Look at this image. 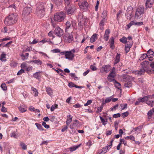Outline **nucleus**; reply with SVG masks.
Returning <instances> with one entry per match:
<instances>
[{"instance_id": "40", "label": "nucleus", "mask_w": 154, "mask_h": 154, "mask_svg": "<svg viewBox=\"0 0 154 154\" xmlns=\"http://www.w3.org/2000/svg\"><path fill=\"white\" fill-rule=\"evenodd\" d=\"M148 55L146 54H143L141 55V57H140L139 60H143L146 57H148Z\"/></svg>"}, {"instance_id": "64", "label": "nucleus", "mask_w": 154, "mask_h": 154, "mask_svg": "<svg viewBox=\"0 0 154 154\" xmlns=\"http://www.w3.org/2000/svg\"><path fill=\"white\" fill-rule=\"evenodd\" d=\"M153 113V111L151 110L148 112L147 115L148 116H151Z\"/></svg>"}, {"instance_id": "14", "label": "nucleus", "mask_w": 154, "mask_h": 154, "mask_svg": "<svg viewBox=\"0 0 154 154\" xmlns=\"http://www.w3.org/2000/svg\"><path fill=\"white\" fill-rule=\"evenodd\" d=\"M65 39L68 42H71L73 40V36L72 32L71 33L66 34Z\"/></svg>"}, {"instance_id": "15", "label": "nucleus", "mask_w": 154, "mask_h": 154, "mask_svg": "<svg viewBox=\"0 0 154 154\" xmlns=\"http://www.w3.org/2000/svg\"><path fill=\"white\" fill-rule=\"evenodd\" d=\"M149 62L147 61H145L141 63L142 68L145 70L146 71L148 70Z\"/></svg>"}, {"instance_id": "37", "label": "nucleus", "mask_w": 154, "mask_h": 154, "mask_svg": "<svg viewBox=\"0 0 154 154\" xmlns=\"http://www.w3.org/2000/svg\"><path fill=\"white\" fill-rule=\"evenodd\" d=\"M54 1L56 5L59 6L62 4L63 0H54Z\"/></svg>"}, {"instance_id": "31", "label": "nucleus", "mask_w": 154, "mask_h": 154, "mask_svg": "<svg viewBox=\"0 0 154 154\" xmlns=\"http://www.w3.org/2000/svg\"><path fill=\"white\" fill-rule=\"evenodd\" d=\"M120 41L124 44H127L128 43L127 41V38L125 36H123L122 38L119 39Z\"/></svg>"}, {"instance_id": "28", "label": "nucleus", "mask_w": 154, "mask_h": 154, "mask_svg": "<svg viewBox=\"0 0 154 154\" xmlns=\"http://www.w3.org/2000/svg\"><path fill=\"white\" fill-rule=\"evenodd\" d=\"M65 26H66L65 29V31L66 32L67 31L68 29L71 27V24L70 22L69 21H67L66 23Z\"/></svg>"}, {"instance_id": "61", "label": "nucleus", "mask_w": 154, "mask_h": 154, "mask_svg": "<svg viewBox=\"0 0 154 154\" xmlns=\"http://www.w3.org/2000/svg\"><path fill=\"white\" fill-rule=\"evenodd\" d=\"M27 66L26 64L24 63H23L21 65V67L22 69L24 68L26 69Z\"/></svg>"}, {"instance_id": "7", "label": "nucleus", "mask_w": 154, "mask_h": 154, "mask_svg": "<svg viewBox=\"0 0 154 154\" xmlns=\"http://www.w3.org/2000/svg\"><path fill=\"white\" fill-rule=\"evenodd\" d=\"M76 8L74 5H72L69 6V5L66 6L65 11L68 14H72L76 10Z\"/></svg>"}, {"instance_id": "46", "label": "nucleus", "mask_w": 154, "mask_h": 154, "mask_svg": "<svg viewBox=\"0 0 154 154\" xmlns=\"http://www.w3.org/2000/svg\"><path fill=\"white\" fill-rule=\"evenodd\" d=\"M42 63V62L40 60H35V64H37V65H41Z\"/></svg>"}, {"instance_id": "4", "label": "nucleus", "mask_w": 154, "mask_h": 154, "mask_svg": "<svg viewBox=\"0 0 154 154\" xmlns=\"http://www.w3.org/2000/svg\"><path fill=\"white\" fill-rule=\"evenodd\" d=\"M78 5L82 10L85 11H86L88 10L89 5L86 1L82 0L79 2Z\"/></svg>"}, {"instance_id": "42", "label": "nucleus", "mask_w": 154, "mask_h": 154, "mask_svg": "<svg viewBox=\"0 0 154 154\" xmlns=\"http://www.w3.org/2000/svg\"><path fill=\"white\" fill-rule=\"evenodd\" d=\"M93 144V143L91 140H89L88 142L86 143V145L88 146L89 148H90L92 145Z\"/></svg>"}, {"instance_id": "21", "label": "nucleus", "mask_w": 154, "mask_h": 154, "mask_svg": "<svg viewBox=\"0 0 154 154\" xmlns=\"http://www.w3.org/2000/svg\"><path fill=\"white\" fill-rule=\"evenodd\" d=\"M108 148V146H106L100 150L96 154H104L107 152Z\"/></svg>"}, {"instance_id": "16", "label": "nucleus", "mask_w": 154, "mask_h": 154, "mask_svg": "<svg viewBox=\"0 0 154 154\" xmlns=\"http://www.w3.org/2000/svg\"><path fill=\"white\" fill-rule=\"evenodd\" d=\"M110 33V30L109 29H107L105 30V33L103 35V38L106 41H107L109 37V34Z\"/></svg>"}, {"instance_id": "24", "label": "nucleus", "mask_w": 154, "mask_h": 154, "mask_svg": "<svg viewBox=\"0 0 154 154\" xmlns=\"http://www.w3.org/2000/svg\"><path fill=\"white\" fill-rule=\"evenodd\" d=\"M97 35H98L96 33L94 34L90 38V42L93 43L95 42L97 38Z\"/></svg>"}, {"instance_id": "26", "label": "nucleus", "mask_w": 154, "mask_h": 154, "mask_svg": "<svg viewBox=\"0 0 154 154\" xmlns=\"http://www.w3.org/2000/svg\"><path fill=\"white\" fill-rule=\"evenodd\" d=\"M46 91L49 96H51L53 94V91L51 88L50 87H47L46 88Z\"/></svg>"}, {"instance_id": "30", "label": "nucleus", "mask_w": 154, "mask_h": 154, "mask_svg": "<svg viewBox=\"0 0 154 154\" xmlns=\"http://www.w3.org/2000/svg\"><path fill=\"white\" fill-rule=\"evenodd\" d=\"M146 104L149 106L153 107L154 105V100H148L146 101Z\"/></svg>"}, {"instance_id": "2", "label": "nucleus", "mask_w": 154, "mask_h": 154, "mask_svg": "<svg viewBox=\"0 0 154 154\" xmlns=\"http://www.w3.org/2000/svg\"><path fill=\"white\" fill-rule=\"evenodd\" d=\"M17 16L16 14H12L6 17L5 20V24L10 26L16 22Z\"/></svg>"}, {"instance_id": "29", "label": "nucleus", "mask_w": 154, "mask_h": 154, "mask_svg": "<svg viewBox=\"0 0 154 154\" xmlns=\"http://www.w3.org/2000/svg\"><path fill=\"white\" fill-rule=\"evenodd\" d=\"M81 145V144H80L77 145H76V146H75L71 147L69 148V149L70 151L71 152H72L74 151H75L76 149L78 148L79 147H80Z\"/></svg>"}, {"instance_id": "20", "label": "nucleus", "mask_w": 154, "mask_h": 154, "mask_svg": "<svg viewBox=\"0 0 154 154\" xmlns=\"http://www.w3.org/2000/svg\"><path fill=\"white\" fill-rule=\"evenodd\" d=\"M154 3V0H147L146 3V8H150L152 7Z\"/></svg>"}, {"instance_id": "58", "label": "nucleus", "mask_w": 154, "mask_h": 154, "mask_svg": "<svg viewBox=\"0 0 154 154\" xmlns=\"http://www.w3.org/2000/svg\"><path fill=\"white\" fill-rule=\"evenodd\" d=\"M121 115L119 113L115 114L113 115L112 116L113 118H117L119 117Z\"/></svg>"}, {"instance_id": "12", "label": "nucleus", "mask_w": 154, "mask_h": 154, "mask_svg": "<svg viewBox=\"0 0 154 154\" xmlns=\"http://www.w3.org/2000/svg\"><path fill=\"white\" fill-rule=\"evenodd\" d=\"M32 9L30 7H25L23 11L22 16L26 17L30 14L32 12Z\"/></svg>"}, {"instance_id": "50", "label": "nucleus", "mask_w": 154, "mask_h": 154, "mask_svg": "<svg viewBox=\"0 0 154 154\" xmlns=\"http://www.w3.org/2000/svg\"><path fill=\"white\" fill-rule=\"evenodd\" d=\"M147 55H148V56H150L151 55H153L154 54V52L152 51V50L151 49H150L149 50H148L146 54Z\"/></svg>"}, {"instance_id": "23", "label": "nucleus", "mask_w": 154, "mask_h": 154, "mask_svg": "<svg viewBox=\"0 0 154 154\" xmlns=\"http://www.w3.org/2000/svg\"><path fill=\"white\" fill-rule=\"evenodd\" d=\"M120 56L121 55L120 54L118 53H117L114 62V65L116 64L119 62L120 61Z\"/></svg>"}, {"instance_id": "52", "label": "nucleus", "mask_w": 154, "mask_h": 154, "mask_svg": "<svg viewBox=\"0 0 154 154\" xmlns=\"http://www.w3.org/2000/svg\"><path fill=\"white\" fill-rule=\"evenodd\" d=\"M49 120L51 121V122H54L55 121V116H49Z\"/></svg>"}, {"instance_id": "43", "label": "nucleus", "mask_w": 154, "mask_h": 154, "mask_svg": "<svg viewBox=\"0 0 154 154\" xmlns=\"http://www.w3.org/2000/svg\"><path fill=\"white\" fill-rule=\"evenodd\" d=\"M103 105H101L100 107H99L97 108L96 112L97 113H99L102 111L103 110Z\"/></svg>"}, {"instance_id": "33", "label": "nucleus", "mask_w": 154, "mask_h": 154, "mask_svg": "<svg viewBox=\"0 0 154 154\" xmlns=\"http://www.w3.org/2000/svg\"><path fill=\"white\" fill-rule=\"evenodd\" d=\"M35 125L37 127L38 129L40 131H42L44 130V129L42 126L40 124L38 123H35Z\"/></svg>"}, {"instance_id": "48", "label": "nucleus", "mask_w": 154, "mask_h": 154, "mask_svg": "<svg viewBox=\"0 0 154 154\" xmlns=\"http://www.w3.org/2000/svg\"><path fill=\"white\" fill-rule=\"evenodd\" d=\"M71 25L74 28H76V22L75 20H73L71 21Z\"/></svg>"}, {"instance_id": "5", "label": "nucleus", "mask_w": 154, "mask_h": 154, "mask_svg": "<svg viewBox=\"0 0 154 154\" xmlns=\"http://www.w3.org/2000/svg\"><path fill=\"white\" fill-rule=\"evenodd\" d=\"M144 8L143 6L139 7L137 8L134 16L136 19H140L142 17L144 14Z\"/></svg>"}, {"instance_id": "8", "label": "nucleus", "mask_w": 154, "mask_h": 154, "mask_svg": "<svg viewBox=\"0 0 154 154\" xmlns=\"http://www.w3.org/2000/svg\"><path fill=\"white\" fill-rule=\"evenodd\" d=\"M133 8L131 6H129L126 11L125 14L126 17L129 20H131L132 17V15Z\"/></svg>"}, {"instance_id": "32", "label": "nucleus", "mask_w": 154, "mask_h": 154, "mask_svg": "<svg viewBox=\"0 0 154 154\" xmlns=\"http://www.w3.org/2000/svg\"><path fill=\"white\" fill-rule=\"evenodd\" d=\"M6 54H5L2 53L1 54L0 57V60L2 61L5 62L6 61Z\"/></svg>"}, {"instance_id": "62", "label": "nucleus", "mask_w": 154, "mask_h": 154, "mask_svg": "<svg viewBox=\"0 0 154 154\" xmlns=\"http://www.w3.org/2000/svg\"><path fill=\"white\" fill-rule=\"evenodd\" d=\"M75 85L72 82L69 83L68 84V86L70 88L75 87Z\"/></svg>"}, {"instance_id": "41", "label": "nucleus", "mask_w": 154, "mask_h": 154, "mask_svg": "<svg viewBox=\"0 0 154 154\" xmlns=\"http://www.w3.org/2000/svg\"><path fill=\"white\" fill-rule=\"evenodd\" d=\"M20 145L23 150H26L27 149V146L24 143L20 142Z\"/></svg>"}, {"instance_id": "22", "label": "nucleus", "mask_w": 154, "mask_h": 154, "mask_svg": "<svg viewBox=\"0 0 154 154\" xmlns=\"http://www.w3.org/2000/svg\"><path fill=\"white\" fill-rule=\"evenodd\" d=\"M26 107L24 104L20 105V106L18 107V108L21 113H23L25 112L26 110Z\"/></svg>"}, {"instance_id": "10", "label": "nucleus", "mask_w": 154, "mask_h": 154, "mask_svg": "<svg viewBox=\"0 0 154 154\" xmlns=\"http://www.w3.org/2000/svg\"><path fill=\"white\" fill-rule=\"evenodd\" d=\"M111 68V66L109 64L103 65L100 68V72L101 73H107L110 70Z\"/></svg>"}, {"instance_id": "44", "label": "nucleus", "mask_w": 154, "mask_h": 154, "mask_svg": "<svg viewBox=\"0 0 154 154\" xmlns=\"http://www.w3.org/2000/svg\"><path fill=\"white\" fill-rule=\"evenodd\" d=\"M120 105L121 106V108L122 110H124L127 108V105L126 103H125L124 105L122 104H120Z\"/></svg>"}, {"instance_id": "9", "label": "nucleus", "mask_w": 154, "mask_h": 154, "mask_svg": "<svg viewBox=\"0 0 154 154\" xmlns=\"http://www.w3.org/2000/svg\"><path fill=\"white\" fill-rule=\"evenodd\" d=\"M149 96H144L143 97H140L138 98L137 100L135 103V105H139L140 103H143L145 101H146L149 98Z\"/></svg>"}, {"instance_id": "13", "label": "nucleus", "mask_w": 154, "mask_h": 154, "mask_svg": "<svg viewBox=\"0 0 154 154\" xmlns=\"http://www.w3.org/2000/svg\"><path fill=\"white\" fill-rule=\"evenodd\" d=\"M133 44L132 41H128V43L125 45V50L126 53H127L130 51V48H131Z\"/></svg>"}, {"instance_id": "55", "label": "nucleus", "mask_w": 154, "mask_h": 154, "mask_svg": "<svg viewBox=\"0 0 154 154\" xmlns=\"http://www.w3.org/2000/svg\"><path fill=\"white\" fill-rule=\"evenodd\" d=\"M90 68L93 71H96L97 69V67L96 66L93 65H90Z\"/></svg>"}, {"instance_id": "19", "label": "nucleus", "mask_w": 154, "mask_h": 154, "mask_svg": "<svg viewBox=\"0 0 154 154\" xmlns=\"http://www.w3.org/2000/svg\"><path fill=\"white\" fill-rule=\"evenodd\" d=\"M116 76V74L109 73L107 79L110 82H113L114 80H116L114 79Z\"/></svg>"}, {"instance_id": "45", "label": "nucleus", "mask_w": 154, "mask_h": 154, "mask_svg": "<svg viewBox=\"0 0 154 154\" xmlns=\"http://www.w3.org/2000/svg\"><path fill=\"white\" fill-rule=\"evenodd\" d=\"M40 72H37L35 73H34L33 74V76L36 79H39V73Z\"/></svg>"}, {"instance_id": "57", "label": "nucleus", "mask_w": 154, "mask_h": 154, "mask_svg": "<svg viewBox=\"0 0 154 154\" xmlns=\"http://www.w3.org/2000/svg\"><path fill=\"white\" fill-rule=\"evenodd\" d=\"M7 109L3 105L2 106V108L1 109V111L2 112H6L7 111Z\"/></svg>"}, {"instance_id": "36", "label": "nucleus", "mask_w": 154, "mask_h": 154, "mask_svg": "<svg viewBox=\"0 0 154 154\" xmlns=\"http://www.w3.org/2000/svg\"><path fill=\"white\" fill-rule=\"evenodd\" d=\"M32 90V91L33 93H34V96L35 97L37 96L38 94V92L37 90L35 88L32 87L31 88Z\"/></svg>"}, {"instance_id": "27", "label": "nucleus", "mask_w": 154, "mask_h": 154, "mask_svg": "<svg viewBox=\"0 0 154 154\" xmlns=\"http://www.w3.org/2000/svg\"><path fill=\"white\" fill-rule=\"evenodd\" d=\"M113 83L115 84V86L119 89L121 90V85L116 80H114Z\"/></svg>"}, {"instance_id": "35", "label": "nucleus", "mask_w": 154, "mask_h": 154, "mask_svg": "<svg viewBox=\"0 0 154 154\" xmlns=\"http://www.w3.org/2000/svg\"><path fill=\"white\" fill-rule=\"evenodd\" d=\"M132 82L131 81H128L127 83H125L124 86L127 88H130L132 86Z\"/></svg>"}, {"instance_id": "25", "label": "nucleus", "mask_w": 154, "mask_h": 154, "mask_svg": "<svg viewBox=\"0 0 154 154\" xmlns=\"http://www.w3.org/2000/svg\"><path fill=\"white\" fill-rule=\"evenodd\" d=\"M67 119L66 122L67 125H69L72 121V117L71 115H69L67 116Z\"/></svg>"}, {"instance_id": "1", "label": "nucleus", "mask_w": 154, "mask_h": 154, "mask_svg": "<svg viewBox=\"0 0 154 154\" xmlns=\"http://www.w3.org/2000/svg\"><path fill=\"white\" fill-rule=\"evenodd\" d=\"M46 5L45 3L42 2L36 4L35 13L38 16L43 17L44 16L45 13V7Z\"/></svg>"}, {"instance_id": "60", "label": "nucleus", "mask_w": 154, "mask_h": 154, "mask_svg": "<svg viewBox=\"0 0 154 154\" xmlns=\"http://www.w3.org/2000/svg\"><path fill=\"white\" fill-rule=\"evenodd\" d=\"M23 72H24V70L23 69H21L18 72L17 75H20Z\"/></svg>"}, {"instance_id": "39", "label": "nucleus", "mask_w": 154, "mask_h": 154, "mask_svg": "<svg viewBox=\"0 0 154 154\" xmlns=\"http://www.w3.org/2000/svg\"><path fill=\"white\" fill-rule=\"evenodd\" d=\"M107 12L105 10L103 11L101 17L103 18V19L105 20L107 16Z\"/></svg>"}, {"instance_id": "51", "label": "nucleus", "mask_w": 154, "mask_h": 154, "mask_svg": "<svg viewBox=\"0 0 154 154\" xmlns=\"http://www.w3.org/2000/svg\"><path fill=\"white\" fill-rule=\"evenodd\" d=\"M57 105H52L51 107V112H53L54 111L55 109L56 108H57Z\"/></svg>"}, {"instance_id": "47", "label": "nucleus", "mask_w": 154, "mask_h": 154, "mask_svg": "<svg viewBox=\"0 0 154 154\" xmlns=\"http://www.w3.org/2000/svg\"><path fill=\"white\" fill-rule=\"evenodd\" d=\"M112 100V96L106 98L105 100V102L107 103L110 102Z\"/></svg>"}, {"instance_id": "34", "label": "nucleus", "mask_w": 154, "mask_h": 154, "mask_svg": "<svg viewBox=\"0 0 154 154\" xmlns=\"http://www.w3.org/2000/svg\"><path fill=\"white\" fill-rule=\"evenodd\" d=\"M100 118L101 121V123L103 125H105L106 124L107 122V119L105 120L101 116H100Z\"/></svg>"}, {"instance_id": "59", "label": "nucleus", "mask_w": 154, "mask_h": 154, "mask_svg": "<svg viewBox=\"0 0 154 154\" xmlns=\"http://www.w3.org/2000/svg\"><path fill=\"white\" fill-rule=\"evenodd\" d=\"M32 67L31 66H27L26 69L27 71H29L32 70Z\"/></svg>"}, {"instance_id": "38", "label": "nucleus", "mask_w": 154, "mask_h": 154, "mask_svg": "<svg viewBox=\"0 0 154 154\" xmlns=\"http://www.w3.org/2000/svg\"><path fill=\"white\" fill-rule=\"evenodd\" d=\"M1 87L3 90L5 91L7 89V88L6 84L5 83H3L1 85Z\"/></svg>"}, {"instance_id": "11", "label": "nucleus", "mask_w": 154, "mask_h": 154, "mask_svg": "<svg viewBox=\"0 0 154 154\" xmlns=\"http://www.w3.org/2000/svg\"><path fill=\"white\" fill-rule=\"evenodd\" d=\"M54 33L58 37H60L63 34V31L59 27L57 26L54 30Z\"/></svg>"}, {"instance_id": "63", "label": "nucleus", "mask_w": 154, "mask_h": 154, "mask_svg": "<svg viewBox=\"0 0 154 154\" xmlns=\"http://www.w3.org/2000/svg\"><path fill=\"white\" fill-rule=\"evenodd\" d=\"M105 20L102 19L100 22L99 26H104Z\"/></svg>"}, {"instance_id": "3", "label": "nucleus", "mask_w": 154, "mask_h": 154, "mask_svg": "<svg viewBox=\"0 0 154 154\" xmlns=\"http://www.w3.org/2000/svg\"><path fill=\"white\" fill-rule=\"evenodd\" d=\"M65 17V14L62 12H58L54 14V19L55 22H61L64 20Z\"/></svg>"}, {"instance_id": "54", "label": "nucleus", "mask_w": 154, "mask_h": 154, "mask_svg": "<svg viewBox=\"0 0 154 154\" xmlns=\"http://www.w3.org/2000/svg\"><path fill=\"white\" fill-rule=\"evenodd\" d=\"M92 102V100H89L87 101V103L84 104L85 106H86L89 105H90Z\"/></svg>"}, {"instance_id": "53", "label": "nucleus", "mask_w": 154, "mask_h": 154, "mask_svg": "<svg viewBox=\"0 0 154 154\" xmlns=\"http://www.w3.org/2000/svg\"><path fill=\"white\" fill-rule=\"evenodd\" d=\"M72 0H64L65 4L66 5H70Z\"/></svg>"}, {"instance_id": "17", "label": "nucleus", "mask_w": 154, "mask_h": 154, "mask_svg": "<svg viewBox=\"0 0 154 154\" xmlns=\"http://www.w3.org/2000/svg\"><path fill=\"white\" fill-rule=\"evenodd\" d=\"M145 71V70L141 68L139 70L133 71V73L137 75H140L144 74Z\"/></svg>"}, {"instance_id": "6", "label": "nucleus", "mask_w": 154, "mask_h": 154, "mask_svg": "<svg viewBox=\"0 0 154 154\" xmlns=\"http://www.w3.org/2000/svg\"><path fill=\"white\" fill-rule=\"evenodd\" d=\"M75 52V49H72L69 51H67L65 54V58L69 60H72L75 56L74 53Z\"/></svg>"}, {"instance_id": "18", "label": "nucleus", "mask_w": 154, "mask_h": 154, "mask_svg": "<svg viewBox=\"0 0 154 154\" xmlns=\"http://www.w3.org/2000/svg\"><path fill=\"white\" fill-rule=\"evenodd\" d=\"M115 38L113 37H111L109 39V42L110 43V47L112 49H113L115 48L114 40Z\"/></svg>"}, {"instance_id": "49", "label": "nucleus", "mask_w": 154, "mask_h": 154, "mask_svg": "<svg viewBox=\"0 0 154 154\" xmlns=\"http://www.w3.org/2000/svg\"><path fill=\"white\" fill-rule=\"evenodd\" d=\"M42 125L46 128L48 129L50 128V126L46 124L45 122H42Z\"/></svg>"}, {"instance_id": "56", "label": "nucleus", "mask_w": 154, "mask_h": 154, "mask_svg": "<svg viewBox=\"0 0 154 154\" xmlns=\"http://www.w3.org/2000/svg\"><path fill=\"white\" fill-rule=\"evenodd\" d=\"M120 143H121V144L122 143L124 144L125 145H127L126 141L124 139H120Z\"/></svg>"}]
</instances>
